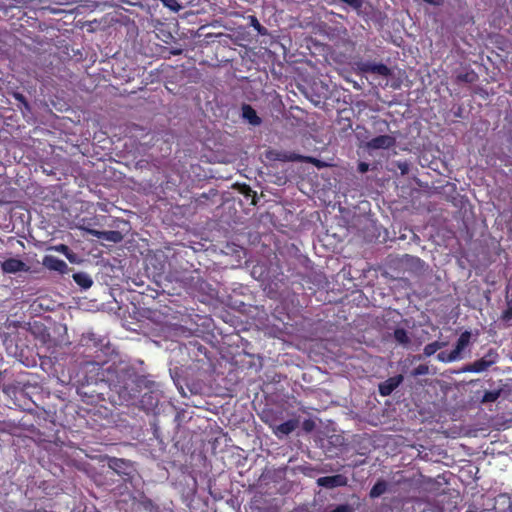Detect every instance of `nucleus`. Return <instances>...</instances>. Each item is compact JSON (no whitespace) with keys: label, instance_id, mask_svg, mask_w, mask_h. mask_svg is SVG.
<instances>
[{"label":"nucleus","instance_id":"12","mask_svg":"<svg viewBox=\"0 0 512 512\" xmlns=\"http://www.w3.org/2000/svg\"><path fill=\"white\" fill-rule=\"evenodd\" d=\"M491 366H489V363L485 360L478 359L474 361L473 363L467 364L462 367V372H472V373H481L484 371H487Z\"/></svg>","mask_w":512,"mask_h":512},{"label":"nucleus","instance_id":"32","mask_svg":"<svg viewBox=\"0 0 512 512\" xmlns=\"http://www.w3.org/2000/svg\"><path fill=\"white\" fill-rule=\"evenodd\" d=\"M369 169V165L365 162H361L359 163L358 165V170L361 172V173H365L367 172Z\"/></svg>","mask_w":512,"mask_h":512},{"label":"nucleus","instance_id":"18","mask_svg":"<svg viewBox=\"0 0 512 512\" xmlns=\"http://www.w3.org/2000/svg\"><path fill=\"white\" fill-rule=\"evenodd\" d=\"M446 345V342L434 341L432 343L427 344L423 349V355L425 357H430L435 354L438 350L442 349Z\"/></svg>","mask_w":512,"mask_h":512},{"label":"nucleus","instance_id":"22","mask_svg":"<svg viewBox=\"0 0 512 512\" xmlns=\"http://www.w3.org/2000/svg\"><path fill=\"white\" fill-rule=\"evenodd\" d=\"M459 359L453 350L451 352L442 351L437 354V360L443 363H451Z\"/></svg>","mask_w":512,"mask_h":512},{"label":"nucleus","instance_id":"16","mask_svg":"<svg viewBox=\"0 0 512 512\" xmlns=\"http://www.w3.org/2000/svg\"><path fill=\"white\" fill-rule=\"evenodd\" d=\"M82 341L86 346H93L97 349H101L105 345L104 339L97 337V335L94 333H88L87 335H84Z\"/></svg>","mask_w":512,"mask_h":512},{"label":"nucleus","instance_id":"35","mask_svg":"<svg viewBox=\"0 0 512 512\" xmlns=\"http://www.w3.org/2000/svg\"><path fill=\"white\" fill-rule=\"evenodd\" d=\"M424 2L431 4V5H440L442 3V0H423Z\"/></svg>","mask_w":512,"mask_h":512},{"label":"nucleus","instance_id":"37","mask_svg":"<svg viewBox=\"0 0 512 512\" xmlns=\"http://www.w3.org/2000/svg\"><path fill=\"white\" fill-rule=\"evenodd\" d=\"M181 51H176V52H173V54L177 55V54H180Z\"/></svg>","mask_w":512,"mask_h":512},{"label":"nucleus","instance_id":"36","mask_svg":"<svg viewBox=\"0 0 512 512\" xmlns=\"http://www.w3.org/2000/svg\"><path fill=\"white\" fill-rule=\"evenodd\" d=\"M90 393H91V395H92L93 393L102 394V392H98L97 390H91V391H90Z\"/></svg>","mask_w":512,"mask_h":512},{"label":"nucleus","instance_id":"33","mask_svg":"<svg viewBox=\"0 0 512 512\" xmlns=\"http://www.w3.org/2000/svg\"><path fill=\"white\" fill-rule=\"evenodd\" d=\"M499 497L501 499H506L509 502L508 509H509V512H512V500H510V497L507 494H501Z\"/></svg>","mask_w":512,"mask_h":512},{"label":"nucleus","instance_id":"24","mask_svg":"<svg viewBox=\"0 0 512 512\" xmlns=\"http://www.w3.org/2000/svg\"><path fill=\"white\" fill-rule=\"evenodd\" d=\"M483 360L489 363V366L494 365L499 360V354L496 349L490 348L487 353L482 357Z\"/></svg>","mask_w":512,"mask_h":512},{"label":"nucleus","instance_id":"5","mask_svg":"<svg viewBox=\"0 0 512 512\" xmlns=\"http://www.w3.org/2000/svg\"><path fill=\"white\" fill-rule=\"evenodd\" d=\"M1 269L3 273L15 274L18 272H28L29 266L18 258H8L1 262Z\"/></svg>","mask_w":512,"mask_h":512},{"label":"nucleus","instance_id":"7","mask_svg":"<svg viewBox=\"0 0 512 512\" xmlns=\"http://www.w3.org/2000/svg\"><path fill=\"white\" fill-rule=\"evenodd\" d=\"M358 68L363 73H372L384 77L391 75L390 68L383 63L362 62L358 65Z\"/></svg>","mask_w":512,"mask_h":512},{"label":"nucleus","instance_id":"6","mask_svg":"<svg viewBox=\"0 0 512 512\" xmlns=\"http://www.w3.org/2000/svg\"><path fill=\"white\" fill-rule=\"evenodd\" d=\"M348 479L342 474H336L332 476H324L317 479V485L327 489H333L336 487L346 486Z\"/></svg>","mask_w":512,"mask_h":512},{"label":"nucleus","instance_id":"21","mask_svg":"<svg viewBox=\"0 0 512 512\" xmlns=\"http://www.w3.org/2000/svg\"><path fill=\"white\" fill-rule=\"evenodd\" d=\"M139 504L146 512H159L158 505L146 496H143L140 499Z\"/></svg>","mask_w":512,"mask_h":512},{"label":"nucleus","instance_id":"34","mask_svg":"<svg viewBox=\"0 0 512 512\" xmlns=\"http://www.w3.org/2000/svg\"><path fill=\"white\" fill-rule=\"evenodd\" d=\"M470 76H471V74L467 73V74H465V75H459V76H458V79H459L460 81H467V82H471L473 79H472V78H470Z\"/></svg>","mask_w":512,"mask_h":512},{"label":"nucleus","instance_id":"14","mask_svg":"<svg viewBox=\"0 0 512 512\" xmlns=\"http://www.w3.org/2000/svg\"><path fill=\"white\" fill-rule=\"evenodd\" d=\"M242 115L250 124L254 126L261 124V118L257 115L255 109L248 104L243 105Z\"/></svg>","mask_w":512,"mask_h":512},{"label":"nucleus","instance_id":"11","mask_svg":"<svg viewBox=\"0 0 512 512\" xmlns=\"http://www.w3.org/2000/svg\"><path fill=\"white\" fill-rule=\"evenodd\" d=\"M298 420L296 419H289L279 425L272 426L273 433L278 437L281 438L283 436H287L290 433H292L297 427H298Z\"/></svg>","mask_w":512,"mask_h":512},{"label":"nucleus","instance_id":"9","mask_svg":"<svg viewBox=\"0 0 512 512\" xmlns=\"http://www.w3.org/2000/svg\"><path fill=\"white\" fill-rule=\"evenodd\" d=\"M403 375L398 374L393 377L388 378L387 380L381 382L378 385V391L381 396H389L392 392L399 387V385L403 382Z\"/></svg>","mask_w":512,"mask_h":512},{"label":"nucleus","instance_id":"15","mask_svg":"<svg viewBox=\"0 0 512 512\" xmlns=\"http://www.w3.org/2000/svg\"><path fill=\"white\" fill-rule=\"evenodd\" d=\"M72 277L75 283L83 289H89L93 284L92 278L86 272L74 273Z\"/></svg>","mask_w":512,"mask_h":512},{"label":"nucleus","instance_id":"8","mask_svg":"<svg viewBox=\"0 0 512 512\" xmlns=\"http://www.w3.org/2000/svg\"><path fill=\"white\" fill-rule=\"evenodd\" d=\"M42 265L48 270L56 271L60 274H66L69 271L68 265L65 261L52 255H45L42 261Z\"/></svg>","mask_w":512,"mask_h":512},{"label":"nucleus","instance_id":"10","mask_svg":"<svg viewBox=\"0 0 512 512\" xmlns=\"http://www.w3.org/2000/svg\"><path fill=\"white\" fill-rule=\"evenodd\" d=\"M88 232H89V234H91L92 236H94L98 239L112 242V243H119L123 239L122 233L120 231H116V230L100 231V230H96V229H89Z\"/></svg>","mask_w":512,"mask_h":512},{"label":"nucleus","instance_id":"19","mask_svg":"<svg viewBox=\"0 0 512 512\" xmlns=\"http://www.w3.org/2000/svg\"><path fill=\"white\" fill-rule=\"evenodd\" d=\"M52 250L62 253L70 262L76 261L75 253L65 244H58L51 247Z\"/></svg>","mask_w":512,"mask_h":512},{"label":"nucleus","instance_id":"31","mask_svg":"<svg viewBox=\"0 0 512 512\" xmlns=\"http://www.w3.org/2000/svg\"><path fill=\"white\" fill-rule=\"evenodd\" d=\"M241 193L245 195V197H252L253 200H252V203H255L254 202V198L256 197V192L253 191L249 186L247 185H243L242 189H241Z\"/></svg>","mask_w":512,"mask_h":512},{"label":"nucleus","instance_id":"23","mask_svg":"<svg viewBox=\"0 0 512 512\" xmlns=\"http://www.w3.org/2000/svg\"><path fill=\"white\" fill-rule=\"evenodd\" d=\"M248 19H249L250 25L257 31V33L259 35H262V36L267 35V33H268L267 29L263 25H261V23L259 22V20L257 19L256 16L251 15L248 17Z\"/></svg>","mask_w":512,"mask_h":512},{"label":"nucleus","instance_id":"3","mask_svg":"<svg viewBox=\"0 0 512 512\" xmlns=\"http://www.w3.org/2000/svg\"><path fill=\"white\" fill-rule=\"evenodd\" d=\"M266 157L272 161L282 162H302L313 164L317 168H322L325 164L319 159L312 156H303L293 152H283L278 150H269L266 152Z\"/></svg>","mask_w":512,"mask_h":512},{"label":"nucleus","instance_id":"30","mask_svg":"<svg viewBox=\"0 0 512 512\" xmlns=\"http://www.w3.org/2000/svg\"><path fill=\"white\" fill-rule=\"evenodd\" d=\"M329 512H353V508L349 504H340Z\"/></svg>","mask_w":512,"mask_h":512},{"label":"nucleus","instance_id":"17","mask_svg":"<svg viewBox=\"0 0 512 512\" xmlns=\"http://www.w3.org/2000/svg\"><path fill=\"white\" fill-rule=\"evenodd\" d=\"M387 491V483L384 480H378L370 490L369 496L371 498L380 497Z\"/></svg>","mask_w":512,"mask_h":512},{"label":"nucleus","instance_id":"20","mask_svg":"<svg viewBox=\"0 0 512 512\" xmlns=\"http://www.w3.org/2000/svg\"><path fill=\"white\" fill-rule=\"evenodd\" d=\"M394 339L402 345H407L410 342L407 331L404 328H396L393 332Z\"/></svg>","mask_w":512,"mask_h":512},{"label":"nucleus","instance_id":"26","mask_svg":"<svg viewBox=\"0 0 512 512\" xmlns=\"http://www.w3.org/2000/svg\"><path fill=\"white\" fill-rule=\"evenodd\" d=\"M162 4L173 12H178L182 9V5L177 0H160Z\"/></svg>","mask_w":512,"mask_h":512},{"label":"nucleus","instance_id":"25","mask_svg":"<svg viewBox=\"0 0 512 512\" xmlns=\"http://www.w3.org/2000/svg\"><path fill=\"white\" fill-rule=\"evenodd\" d=\"M500 397V390H493V391H485L481 402L482 403H492L495 402Z\"/></svg>","mask_w":512,"mask_h":512},{"label":"nucleus","instance_id":"4","mask_svg":"<svg viewBox=\"0 0 512 512\" xmlns=\"http://www.w3.org/2000/svg\"><path fill=\"white\" fill-rule=\"evenodd\" d=\"M396 144V138L391 135H380L372 138L366 143L369 150L390 149Z\"/></svg>","mask_w":512,"mask_h":512},{"label":"nucleus","instance_id":"27","mask_svg":"<svg viewBox=\"0 0 512 512\" xmlns=\"http://www.w3.org/2000/svg\"><path fill=\"white\" fill-rule=\"evenodd\" d=\"M429 373V367L426 364H420L411 371L413 377L426 375Z\"/></svg>","mask_w":512,"mask_h":512},{"label":"nucleus","instance_id":"2","mask_svg":"<svg viewBox=\"0 0 512 512\" xmlns=\"http://www.w3.org/2000/svg\"><path fill=\"white\" fill-rule=\"evenodd\" d=\"M83 377L79 380V393L88 395L89 392H83L84 387L91 385L105 384L109 386L110 366L104 368L103 364L97 362H87L82 367Z\"/></svg>","mask_w":512,"mask_h":512},{"label":"nucleus","instance_id":"13","mask_svg":"<svg viewBox=\"0 0 512 512\" xmlns=\"http://www.w3.org/2000/svg\"><path fill=\"white\" fill-rule=\"evenodd\" d=\"M470 340H471V332L470 331H464L463 333L460 334L459 338L457 339V342L455 344L453 351L460 359H461L462 351L469 345Z\"/></svg>","mask_w":512,"mask_h":512},{"label":"nucleus","instance_id":"1","mask_svg":"<svg viewBox=\"0 0 512 512\" xmlns=\"http://www.w3.org/2000/svg\"><path fill=\"white\" fill-rule=\"evenodd\" d=\"M147 378L129 365H110L109 388L122 402H130L147 387Z\"/></svg>","mask_w":512,"mask_h":512},{"label":"nucleus","instance_id":"28","mask_svg":"<svg viewBox=\"0 0 512 512\" xmlns=\"http://www.w3.org/2000/svg\"><path fill=\"white\" fill-rule=\"evenodd\" d=\"M13 97L18 103L26 110H30L29 102L27 101L26 97L19 92H14Z\"/></svg>","mask_w":512,"mask_h":512},{"label":"nucleus","instance_id":"29","mask_svg":"<svg viewBox=\"0 0 512 512\" xmlns=\"http://www.w3.org/2000/svg\"><path fill=\"white\" fill-rule=\"evenodd\" d=\"M501 319L509 322L512 319V300L507 302V308L502 312Z\"/></svg>","mask_w":512,"mask_h":512}]
</instances>
